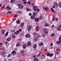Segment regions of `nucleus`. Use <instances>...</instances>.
I'll return each mask as SVG.
<instances>
[{"instance_id":"1","label":"nucleus","mask_w":61,"mask_h":61,"mask_svg":"<svg viewBox=\"0 0 61 61\" xmlns=\"http://www.w3.org/2000/svg\"><path fill=\"white\" fill-rule=\"evenodd\" d=\"M43 31L44 32V33L45 35H48V31H47V29L46 28H44L43 30Z\"/></svg>"},{"instance_id":"2","label":"nucleus","mask_w":61,"mask_h":61,"mask_svg":"<svg viewBox=\"0 0 61 61\" xmlns=\"http://www.w3.org/2000/svg\"><path fill=\"white\" fill-rule=\"evenodd\" d=\"M32 27L31 25H29L27 26V28L28 29V32L30 31V30H31V28Z\"/></svg>"},{"instance_id":"3","label":"nucleus","mask_w":61,"mask_h":61,"mask_svg":"<svg viewBox=\"0 0 61 61\" xmlns=\"http://www.w3.org/2000/svg\"><path fill=\"white\" fill-rule=\"evenodd\" d=\"M47 56H50L51 57L52 56H53L54 53L51 54V53H49L47 54Z\"/></svg>"},{"instance_id":"4","label":"nucleus","mask_w":61,"mask_h":61,"mask_svg":"<svg viewBox=\"0 0 61 61\" xmlns=\"http://www.w3.org/2000/svg\"><path fill=\"white\" fill-rule=\"evenodd\" d=\"M18 6L19 8V9H23L24 7L21 4H18Z\"/></svg>"},{"instance_id":"5","label":"nucleus","mask_w":61,"mask_h":61,"mask_svg":"<svg viewBox=\"0 0 61 61\" xmlns=\"http://www.w3.org/2000/svg\"><path fill=\"white\" fill-rule=\"evenodd\" d=\"M7 9V10L8 11H9V10H10L11 9V8L9 6V5H8L6 6L5 8V9Z\"/></svg>"},{"instance_id":"6","label":"nucleus","mask_w":61,"mask_h":61,"mask_svg":"<svg viewBox=\"0 0 61 61\" xmlns=\"http://www.w3.org/2000/svg\"><path fill=\"white\" fill-rule=\"evenodd\" d=\"M25 36L27 38H30L31 37V36L30 34H27Z\"/></svg>"},{"instance_id":"7","label":"nucleus","mask_w":61,"mask_h":61,"mask_svg":"<svg viewBox=\"0 0 61 61\" xmlns=\"http://www.w3.org/2000/svg\"><path fill=\"white\" fill-rule=\"evenodd\" d=\"M32 45L31 42L30 41H29L27 43V46H30Z\"/></svg>"},{"instance_id":"8","label":"nucleus","mask_w":61,"mask_h":61,"mask_svg":"<svg viewBox=\"0 0 61 61\" xmlns=\"http://www.w3.org/2000/svg\"><path fill=\"white\" fill-rule=\"evenodd\" d=\"M11 40V37H9L7 39L6 41H8V42H9Z\"/></svg>"},{"instance_id":"9","label":"nucleus","mask_w":61,"mask_h":61,"mask_svg":"<svg viewBox=\"0 0 61 61\" xmlns=\"http://www.w3.org/2000/svg\"><path fill=\"white\" fill-rule=\"evenodd\" d=\"M19 33V32L18 30H17L14 33V34H15V35H18V34Z\"/></svg>"},{"instance_id":"10","label":"nucleus","mask_w":61,"mask_h":61,"mask_svg":"<svg viewBox=\"0 0 61 61\" xmlns=\"http://www.w3.org/2000/svg\"><path fill=\"white\" fill-rule=\"evenodd\" d=\"M44 46V44L42 42L40 43L39 44V46L41 47V46Z\"/></svg>"},{"instance_id":"11","label":"nucleus","mask_w":61,"mask_h":61,"mask_svg":"<svg viewBox=\"0 0 61 61\" xmlns=\"http://www.w3.org/2000/svg\"><path fill=\"white\" fill-rule=\"evenodd\" d=\"M39 19L38 18H36L35 19V21L36 22H38V21H39Z\"/></svg>"},{"instance_id":"12","label":"nucleus","mask_w":61,"mask_h":61,"mask_svg":"<svg viewBox=\"0 0 61 61\" xmlns=\"http://www.w3.org/2000/svg\"><path fill=\"white\" fill-rule=\"evenodd\" d=\"M33 48L34 49H36V47H37V45L36 44H34L33 46Z\"/></svg>"},{"instance_id":"13","label":"nucleus","mask_w":61,"mask_h":61,"mask_svg":"<svg viewBox=\"0 0 61 61\" xmlns=\"http://www.w3.org/2000/svg\"><path fill=\"white\" fill-rule=\"evenodd\" d=\"M54 4L55 5H55L56 6V7H58V5H57V3H56V2H54Z\"/></svg>"},{"instance_id":"14","label":"nucleus","mask_w":61,"mask_h":61,"mask_svg":"<svg viewBox=\"0 0 61 61\" xmlns=\"http://www.w3.org/2000/svg\"><path fill=\"white\" fill-rule=\"evenodd\" d=\"M11 54L13 55H15L16 54V51H13L11 53Z\"/></svg>"},{"instance_id":"15","label":"nucleus","mask_w":61,"mask_h":61,"mask_svg":"<svg viewBox=\"0 0 61 61\" xmlns=\"http://www.w3.org/2000/svg\"><path fill=\"white\" fill-rule=\"evenodd\" d=\"M36 32H37V31H38V30H39V27L38 26H37L36 28Z\"/></svg>"},{"instance_id":"16","label":"nucleus","mask_w":61,"mask_h":61,"mask_svg":"<svg viewBox=\"0 0 61 61\" xmlns=\"http://www.w3.org/2000/svg\"><path fill=\"white\" fill-rule=\"evenodd\" d=\"M23 48H26V47H27V45L26 44H24L23 45Z\"/></svg>"},{"instance_id":"17","label":"nucleus","mask_w":61,"mask_h":61,"mask_svg":"<svg viewBox=\"0 0 61 61\" xmlns=\"http://www.w3.org/2000/svg\"><path fill=\"white\" fill-rule=\"evenodd\" d=\"M16 23L17 24H19L20 23V21L19 20H18L16 21Z\"/></svg>"},{"instance_id":"18","label":"nucleus","mask_w":61,"mask_h":61,"mask_svg":"<svg viewBox=\"0 0 61 61\" xmlns=\"http://www.w3.org/2000/svg\"><path fill=\"white\" fill-rule=\"evenodd\" d=\"M56 44L58 45H60L61 44V42L59 41H57L56 42Z\"/></svg>"},{"instance_id":"19","label":"nucleus","mask_w":61,"mask_h":61,"mask_svg":"<svg viewBox=\"0 0 61 61\" xmlns=\"http://www.w3.org/2000/svg\"><path fill=\"white\" fill-rule=\"evenodd\" d=\"M6 54V52L5 51H3L1 53V55L2 56H3V55H5Z\"/></svg>"},{"instance_id":"20","label":"nucleus","mask_w":61,"mask_h":61,"mask_svg":"<svg viewBox=\"0 0 61 61\" xmlns=\"http://www.w3.org/2000/svg\"><path fill=\"white\" fill-rule=\"evenodd\" d=\"M43 18V17L42 16V15H41L39 17V20H41V19H42V18Z\"/></svg>"},{"instance_id":"21","label":"nucleus","mask_w":61,"mask_h":61,"mask_svg":"<svg viewBox=\"0 0 61 61\" xmlns=\"http://www.w3.org/2000/svg\"><path fill=\"white\" fill-rule=\"evenodd\" d=\"M49 26V25L48 23H46V24H45V27H48Z\"/></svg>"},{"instance_id":"22","label":"nucleus","mask_w":61,"mask_h":61,"mask_svg":"<svg viewBox=\"0 0 61 61\" xmlns=\"http://www.w3.org/2000/svg\"><path fill=\"white\" fill-rule=\"evenodd\" d=\"M57 30L58 31H61V27L60 26H59L57 28Z\"/></svg>"},{"instance_id":"23","label":"nucleus","mask_w":61,"mask_h":61,"mask_svg":"<svg viewBox=\"0 0 61 61\" xmlns=\"http://www.w3.org/2000/svg\"><path fill=\"white\" fill-rule=\"evenodd\" d=\"M35 18V16L32 15L31 17V18L32 19H34Z\"/></svg>"},{"instance_id":"24","label":"nucleus","mask_w":61,"mask_h":61,"mask_svg":"<svg viewBox=\"0 0 61 61\" xmlns=\"http://www.w3.org/2000/svg\"><path fill=\"white\" fill-rule=\"evenodd\" d=\"M37 9V8L36 7H35V6L33 8V9L34 11H36V10Z\"/></svg>"},{"instance_id":"25","label":"nucleus","mask_w":61,"mask_h":61,"mask_svg":"<svg viewBox=\"0 0 61 61\" xmlns=\"http://www.w3.org/2000/svg\"><path fill=\"white\" fill-rule=\"evenodd\" d=\"M43 9H44L46 11L48 10V8L46 7H43Z\"/></svg>"},{"instance_id":"26","label":"nucleus","mask_w":61,"mask_h":61,"mask_svg":"<svg viewBox=\"0 0 61 61\" xmlns=\"http://www.w3.org/2000/svg\"><path fill=\"white\" fill-rule=\"evenodd\" d=\"M20 25L21 27H23L24 26V23H21Z\"/></svg>"},{"instance_id":"27","label":"nucleus","mask_w":61,"mask_h":61,"mask_svg":"<svg viewBox=\"0 0 61 61\" xmlns=\"http://www.w3.org/2000/svg\"><path fill=\"white\" fill-rule=\"evenodd\" d=\"M5 30H2L1 31V33L2 34H5Z\"/></svg>"},{"instance_id":"28","label":"nucleus","mask_w":61,"mask_h":61,"mask_svg":"<svg viewBox=\"0 0 61 61\" xmlns=\"http://www.w3.org/2000/svg\"><path fill=\"white\" fill-rule=\"evenodd\" d=\"M34 61H38V60L36 58H34Z\"/></svg>"},{"instance_id":"29","label":"nucleus","mask_w":61,"mask_h":61,"mask_svg":"<svg viewBox=\"0 0 61 61\" xmlns=\"http://www.w3.org/2000/svg\"><path fill=\"white\" fill-rule=\"evenodd\" d=\"M20 43L19 42H18L17 43V44L16 45V46L17 47H18V46H20Z\"/></svg>"},{"instance_id":"30","label":"nucleus","mask_w":61,"mask_h":61,"mask_svg":"<svg viewBox=\"0 0 61 61\" xmlns=\"http://www.w3.org/2000/svg\"><path fill=\"white\" fill-rule=\"evenodd\" d=\"M51 10L52 12H53V13H55V10H54L53 9V8H51Z\"/></svg>"},{"instance_id":"31","label":"nucleus","mask_w":61,"mask_h":61,"mask_svg":"<svg viewBox=\"0 0 61 61\" xmlns=\"http://www.w3.org/2000/svg\"><path fill=\"white\" fill-rule=\"evenodd\" d=\"M12 37L13 38H15V35L14 34L12 35Z\"/></svg>"},{"instance_id":"32","label":"nucleus","mask_w":61,"mask_h":61,"mask_svg":"<svg viewBox=\"0 0 61 61\" xmlns=\"http://www.w3.org/2000/svg\"><path fill=\"white\" fill-rule=\"evenodd\" d=\"M9 33V32H6V33L5 36H8V33Z\"/></svg>"},{"instance_id":"33","label":"nucleus","mask_w":61,"mask_h":61,"mask_svg":"<svg viewBox=\"0 0 61 61\" xmlns=\"http://www.w3.org/2000/svg\"><path fill=\"white\" fill-rule=\"evenodd\" d=\"M20 52V53H22V54H24L25 52L24 51H23V50H21Z\"/></svg>"},{"instance_id":"34","label":"nucleus","mask_w":61,"mask_h":61,"mask_svg":"<svg viewBox=\"0 0 61 61\" xmlns=\"http://www.w3.org/2000/svg\"><path fill=\"white\" fill-rule=\"evenodd\" d=\"M15 1V0H11L10 2L11 3H14Z\"/></svg>"},{"instance_id":"35","label":"nucleus","mask_w":61,"mask_h":61,"mask_svg":"<svg viewBox=\"0 0 61 61\" xmlns=\"http://www.w3.org/2000/svg\"><path fill=\"white\" fill-rule=\"evenodd\" d=\"M41 53L39 52V53L38 54L37 56V57H38L41 55Z\"/></svg>"},{"instance_id":"36","label":"nucleus","mask_w":61,"mask_h":61,"mask_svg":"<svg viewBox=\"0 0 61 61\" xmlns=\"http://www.w3.org/2000/svg\"><path fill=\"white\" fill-rule=\"evenodd\" d=\"M37 37H36L34 39L35 41H36L37 40Z\"/></svg>"},{"instance_id":"37","label":"nucleus","mask_w":61,"mask_h":61,"mask_svg":"<svg viewBox=\"0 0 61 61\" xmlns=\"http://www.w3.org/2000/svg\"><path fill=\"white\" fill-rule=\"evenodd\" d=\"M11 54H9L8 55L7 57H11Z\"/></svg>"},{"instance_id":"38","label":"nucleus","mask_w":61,"mask_h":61,"mask_svg":"<svg viewBox=\"0 0 61 61\" xmlns=\"http://www.w3.org/2000/svg\"><path fill=\"white\" fill-rule=\"evenodd\" d=\"M59 41L61 42V36H60L59 37Z\"/></svg>"},{"instance_id":"39","label":"nucleus","mask_w":61,"mask_h":61,"mask_svg":"<svg viewBox=\"0 0 61 61\" xmlns=\"http://www.w3.org/2000/svg\"><path fill=\"white\" fill-rule=\"evenodd\" d=\"M12 13V12L9 11L7 12V14H11V13Z\"/></svg>"},{"instance_id":"40","label":"nucleus","mask_w":61,"mask_h":61,"mask_svg":"<svg viewBox=\"0 0 61 61\" xmlns=\"http://www.w3.org/2000/svg\"><path fill=\"white\" fill-rule=\"evenodd\" d=\"M46 57V56L45 55H42V57L43 58H45Z\"/></svg>"},{"instance_id":"41","label":"nucleus","mask_w":61,"mask_h":61,"mask_svg":"<svg viewBox=\"0 0 61 61\" xmlns=\"http://www.w3.org/2000/svg\"><path fill=\"white\" fill-rule=\"evenodd\" d=\"M31 6L32 7L33 6H34V3H32L31 4Z\"/></svg>"},{"instance_id":"42","label":"nucleus","mask_w":61,"mask_h":61,"mask_svg":"<svg viewBox=\"0 0 61 61\" xmlns=\"http://www.w3.org/2000/svg\"><path fill=\"white\" fill-rule=\"evenodd\" d=\"M28 4L29 5H31V2L29 1L28 2Z\"/></svg>"},{"instance_id":"43","label":"nucleus","mask_w":61,"mask_h":61,"mask_svg":"<svg viewBox=\"0 0 61 61\" xmlns=\"http://www.w3.org/2000/svg\"><path fill=\"white\" fill-rule=\"evenodd\" d=\"M27 11H30V9L29 8H28L26 10Z\"/></svg>"},{"instance_id":"44","label":"nucleus","mask_w":61,"mask_h":61,"mask_svg":"<svg viewBox=\"0 0 61 61\" xmlns=\"http://www.w3.org/2000/svg\"><path fill=\"white\" fill-rule=\"evenodd\" d=\"M15 30L14 29H12L11 31V32H15Z\"/></svg>"},{"instance_id":"45","label":"nucleus","mask_w":61,"mask_h":61,"mask_svg":"<svg viewBox=\"0 0 61 61\" xmlns=\"http://www.w3.org/2000/svg\"><path fill=\"white\" fill-rule=\"evenodd\" d=\"M59 6L60 8H61V2L59 3Z\"/></svg>"},{"instance_id":"46","label":"nucleus","mask_w":61,"mask_h":61,"mask_svg":"<svg viewBox=\"0 0 61 61\" xmlns=\"http://www.w3.org/2000/svg\"><path fill=\"white\" fill-rule=\"evenodd\" d=\"M18 13H19V14H21L22 13V11H21L20 10L18 12Z\"/></svg>"},{"instance_id":"47","label":"nucleus","mask_w":61,"mask_h":61,"mask_svg":"<svg viewBox=\"0 0 61 61\" xmlns=\"http://www.w3.org/2000/svg\"><path fill=\"white\" fill-rule=\"evenodd\" d=\"M2 50L3 51H5V48L4 47H3L2 48Z\"/></svg>"},{"instance_id":"48","label":"nucleus","mask_w":61,"mask_h":61,"mask_svg":"<svg viewBox=\"0 0 61 61\" xmlns=\"http://www.w3.org/2000/svg\"><path fill=\"white\" fill-rule=\"evenodd\" d=\"M55 36V34L54 33H52L51 35V36Z\"/></svg>"},{"instance_id":"49","label":"nucleus","mask_w":61,"mask_h":61,"mask_svg":"<svg viewBox=\"0 0 61 61\" xmlns=\"http://www.w3.org/2000/svg\"><path fill=\"white\" fill-rule=\"evenodd\" d=\"M2 45H3V44H2V43H0V47H1V46H2Z\"/></svg>"},{"instance_id":"50","label":"nucleus","mask_w":61,"mask_h":61,"mask_svg":"<svg viewBox=\"0 0 61 61\" xmlns=\"http://www.w3.org/2000/svg\"><path fill=\"white\" fill-rule=\"evenodd\" d=\"M18 16V15H14V17H17Z\"/></svg>"},{"instance_id":"51","label":"nucleus","mask_w":61,"mask_h":61,"mask_svg":"<svg viewBox=\"0 0 61 61\" xmlns=\"http://www.w3.org/2000/svg\"><path fill=\"white\" fill-rule=\"evenodd\" d=\"M40 36H41V35H40V34H38V37H40Z\"/></svg>"},{"instance_id":"52","label":"nucleus","mask_w":61,"mask_h":61,"mask_svg":"<svg viewBox=\"0 0 61 61\" xmlns=\"http://www.w3.org/2000/svg\"><path fill=\"white\" fill-rule=\"evenodd\" d=\"M36 13H33V16H35V15H36Z\"/></svg>"},{"instance_id":"53","label":"nucleus","mask_w":61,"mask_h":61,"mask_svg":"<svg viewBox=\"0 0 61 61\" xmlns=\"http://www.w3.org/2000/svg\"><path fill=\"white\" fill-rule=\"evenodd\" d=\"M52 7L53 8H55V5H53L52 6Z\"/></svg>"},{"instance_id":"54","label":"nucleus","mask_w":61,"mask_h":61,"mask_svg":"<svg viewBox=\"0 0 61 61\" xmlns=\"http://www.w3.org/2000/svg\"><path fill=\"white\" fill-rule=\"evenodd\" d=\"M37 12H39V11H40V10H39V9H37Z\"/></svg>"},{"instance_id":"55","label":"nucleus","mask_w":61,"mask_h":61,"mask_svg":"<svg viewBox=\"0 0 61 61\" xmlns=\"http://www.w3.org/2000/svg\"><path fill=\"white\" fill-rule=\"evenodd\" d=\"M29 15H30V16H31V15H32V14H31V13H30L29 14Z\"/></svg>"},{"instance_id":"56","label":"nucleus","mask_w":61,"mask_h":61,"mask_svg":"<svg viewBox=\"0 0 61 61\" xmlns=\"http://www.w3.org/2000/svg\"><path fill=\"white\" fill-rule=\"evenodd\" d=\"M50 46H53V44L52 43H51L50 44Z\"/></svg>"},{"instance_id":"57","label":"nucleus","mask_w":61,"mask_h":61,"mask_svg":"<svg viewBox=\"0 0 61 61\" xmlns=\"http://www.w3.org/2000/svg\"><path fill=\"white\" fill-rule=\"evenodd\" d=\"M36 56L34 55L33 56V58H36Z\"/></svg>"},{"instance_id":"58","label":"nucleus","mask_w":61,"mask_h":61,"mask_svg":"<svg viewBox=\"0 0 61 61\" xmlns=\"http://www.w3.org/2000/svg\"><path fill=\"white\" fill-rule=\"evenodd\" d=\"M5 5H4V6L2 7L1 8L2 9L4 8H5Z\"/></svg>"},{"instance_id":"59","label":"nucleus","mask_w":61,"mask_h":61,"mask_svg":"<svg viewBox=\"0 0 61 61\" xmlns=\"http://www.w3.org/2000/svg\"><path fill=\"white\" fill-rule=\"evenodd\" d=\"M27 3V2L26 1H24V4H26Z\"/></svg>"},{"instance_id":"60","label":"nucleus","mask_w":61,"mask_h":61,"mask_svg":"<svg viewBox=\"0 0 61 61\" xmlns=\"http://www.w3.org/2000/svg\"><path fill=\"white\" fill-rule=\"evenodd\" d=\"M33 34H34V35H35V34H36V35H37V33H36V32H35L34 33H33Z\"/></svg>"},{"instance_id":"61","label":"nucleus","mask_w":61,"mask_h":61,"mask_svg":"<svg viewBox=\"0 0 61 61\" xmlns=\"http://www.w3.org/2000/svg\"><path fill=\"white\" fill-rule=\"evenodd\" d=\"M57 51H58V52H60V51L59 50V49H58L57 50Z\"/></svg>"},{"instance_id":"62","label":"nucleus","mask_w":61,"mask_h":61,"mask_svg":"<svg viewBox=\"0 0 61 61\" xmlns=\"http://www.w3.org/2000/svg\"><path fill=\"white\" fill-rule=\"evenodd\" d=\"M51 27H52V28H53V27H54V25H53L51 26Z\"/></svg>"},{"instance_id":"63","label":"nucleus","mask_w":61,"mask_h":61,"mask_svg":"<svg viewBox=\"0 0 61 61\" xmlns=\"http://www.w3.org/2000/svg\"><path fill=\"white\" fill-rule=\"evenodd\" d=\"M55 18H53L52 20V21H54V20H55Z\"/></svg>"},{"instance_id":"64","label":"nucleus","mask_w":61,"mask_h":61,"mask_svg":"<svg viewBox=\"0 0 61 61\" xmlns=\"http://www.w3.org/2000/svg\"><path fill=\"white\" fill-rule=\"evenodd\" d=\"M22 31V30L21 29H20L19 30V32H21Z\"/></svg>"}]
</instances>
